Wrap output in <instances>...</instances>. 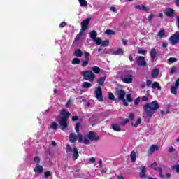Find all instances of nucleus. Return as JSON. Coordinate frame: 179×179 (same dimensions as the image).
<instances>
[{
    "instance_id": "7",
    "label": "nucleus",
    "mask_w": 179,
    "mask_h": 179,
    "mask_svg": "<svg viewBox=\"0 0 179 179\" xmlns=\"http://www.w3.org/2000/svg\"><path fill=\"white\" fill-rule=\"evenodd\" d=\"M95 95L97 100L99 101H103V90H101V87H98L95 90Z\"/></svg>"
},
{
    "instance_id": "63",
    "label": "nucleus",
    "mask_w": 179,
    "mask_h": 179,
    "mask_svg": "<svg viewBox=\"0 0 179 179\" xmlns=\"http://www.w3.org/2000/svg\"><path fill=\"white\" fill-rule=\"evenodd\" d=\"M77 120H79V117L78 116H73L72 117V121L73 122H75Z\"/></svg>"
},
{
    "instance_id": "38",
    "label": "nucleus",
    "mask_w": 179,
    "mask_h": 179,
    "mask_svg": "<svg viewBox=\"0 0 179 179\" xmlns=\"http://www.w3.org/2000/svg\"><path fill=\"white\" fill-rule=\"evenodd\" d=\"M80 6H87V1L86 0H78Z\"/></svg>"
},
{
    "instance_id": "61",
    "label": "nucleus",
    "mask_w": 179,
    "mask_h": 179,
    "mask_svg": "<svg viewBox=\"0 0 179 179\" xmlns=\"http://www.w3.org/2000/svg\"><path fill=\"white\" fill-rule=\"evenodd\" d=\"M155 170L156 171H158L159 173H162V171H163V169H162V167L155 168Z\"/></svg>"
},
{
    "instance_id": "42",
    "label": "nucleus",
    "mask_w": 179,
    "mask_h": 179,
    "mask_svg": "<svg viewBox=\"0 0 179 179\" xmlns=\"http://www.w3.org/2000/svg\"><path fill=\"white\" fill-rule=\"evenodd\" d=\"M172 170H176V173L179 174V165L176 164L172 166Z\"/></svg>"
},
{
    "instance_id": "19",
    "label": "nucleus",
    "mask_w": 179,
    "mask_h": 179,
    "mask_svg": "<svg viewBox=\"0 0 179 179\" xmlns=\"http://www.w3.org/2000/svg\"><path fill=\"white\" fill-rule=\"evenodd\" d=\"M150 56L151 61H155V59L156 58V57H157V52L156 51L155 48L151 49Z\"/></svg>"
},
{
    "instance_id": "47",
    "label": "nucleus",
    "mask_w": 179,
    "mask_h": 179,
    "mask_svg": "<svg viewBox=\"0 0 179 179\" xmlns=\"http://www.w3.org/2000/svg\"><path fill=\"white\" fill-rule=\"evenodd\" d=\"M129 122V119H125L124 122H120V124L124 127V125H127V124H128Z\"/></svg>"
},
{
    "instance_id": "60",
    "label": "nucleus",
    "mask_w": 179,
    "mask_h": 179,
    "mask_svg": "<svg viewBox=\"0 0 179 179\" xmlns=\"http://www.w3.org/2000/svg\"><path fill=\"white\" fill-rule=\"evenodd\" d=\"M141 10H144V12H148V10H149V9L148 8V7H146L145 6H141Z\"/></svg>"
},
{
    "instance_id": "53",
    "label": "nucleus",
    "mask_w": 179,
    "mask_h": 179,
    "mask_svg": "<svg viewBox=\"0 0 179 179\" xmlns=\"http://www.w3.org/2000/svg\"><path fill=\"white\" fill-rule=\"evenodd\" d=\"M108 99L109 100H114L115 99L114 94L113 93H109Z\"/></svg>"
},
{
    "instance_id": "33",
    "label": "nucleus",
    "mask_w": 179,
    "mask_h": 179,
    "mask_svg": "<svg viewBox=\"0 0 179 179\" xmlns=\"http://www.w3.org/2000/svg\"><path fill=\"white\" fill-rule=\"evenodd\" d=\"M50 128H52V129H54V131H57V129H58V123H57L56 122H52L50 125Z\"/></svg>"
},
{
    "instance_id": "20",
    "label": "nucleus",
    "mask_w": 179,
    "mask_h": 179,
    "mask_svg": "<svg viewBox=\"0 0 179 179\" xmlns=\"http://www.w3.org/2000/svg\"><path fill=\"white\" fill-rule=\"evenodd\" d=\"M85 34V32L83 31H80L78 34L76 35V38H74L73 43H77V41H79L80 40L82 36Z\"/></svg>"
},
{
    "instance_id": "9",
    "label": "nucleus",
    "mask_w": 179,
    "mask_h": 179,
    "mask_svg": "<svg viewBox=\"0 0 179 179\" xmlns=\"http://www.w3.org/2000/svg\"><path fill=\"white\" fill-rule=\"evenodd\" d=\"M90 20L91 18H87L81 22V31L85 32L86 31V30H87V27L89 26V23H90Z\"/></svg>"
},
{
    "instance_id": "24",
    "label": "nucleus",
    "mask_w": 179,
    "mask_h": 179,
    "mask_svg": "<svg viewBox=\"0 0 179 179\" xmlns=\"http://www.w3.org/2000/svg\"><path fill=\"white\" fill-rule=\"evenodd\" d=\"M151 76L152 78H157L159 76V69H155L151 73Z\"/></svg>"
},
{
    "instance_id": "12",
    "label": "nucleus",
    "mask_w": 179,
    "mask_h": 179,
    "mask_svg": "<svg viewBox=\"0 0 179 179\" xmlns=\"http://www.w3.org/2000/svg\"><path fill=\"white\" fill-rule=\"evenodd\" d=\"M134 76H132V74H126L125 77L122 78V81L124 83H132V81L134 80Z\"/></svg>"
},
{
    "instance_id": "18",
    "label": "nucleus",
    "mask_w": 179,
    "mask_h": 179,
    "mask_svg": "<svg viewBox=\"0 0 179 179\" xmlns=\"http://www.w3.org/2000/svg\"><path fill=\"white\" fill-rule=\"evenodd\" d=\"M74 56L78 58H82V57H83V52L80 49H76L74 51Z\"/></svg>"
},
{
    "instance_id": "15",
    "label": "nucleus",
    "mask_w": 179,
    "mask_h": 179,
    "mask_svg": "<svg viewBox=\"0 0 179 179\" xmlns=\"http://www.w3.org/2000/svg\"><path fill=\"white\" fill-rule=\"evenodd\" d=\"M141 172L139 173L140 178H147L149 176H146V166H141L140 167Z\"/></svg>"
},
{
    "instance_id": "16",
    "label": "nucleus",
    "mask_w": 179,
    "mask_h": 179,
    "mask_svg": "<svg viewBox=\"0 0 179 179\" xmlns=\"http://www.w3.org/2000/svg\"><path fill=\"white\" fill-rule=\"evenodd\" d=\"M159 150V146L157 145H152L148 150V155H153L155 152Z\"/></svg>"
},
{
    "instance_id": "39",
    "label": "nucleus",
    "mask_w": 179,
    "mask_h": 179,
    "mask_svg": "<svg viewBox=\"0 0 179 179\" xmlns=\"http://www.w3.org/2000/svg\"><path fill=\"white\" fill-rule=\"evenodd\" d=\"M109 45H110V41L107 39L102 42L101 47H108Z\"/></svg>"
},
{
    "instance_id": "46",
    "label": "nucleus",
    "mask_w": 179,
    "mask_h": 179,
    "mask_svg": "<svg viewBox=\"0 0 179 179\" xmlns=\"http://www.w3.org/2000/svg\"><path fill=\"white\" fill-rule=\"evenodd\" d=\"M177 59H176V57H170L168 59V62H171V64H174V62H176Z\"/></svg>"
},
{
    "instance_id": "36",
    "label": "nucleus",
    "mask_w": 179,
    "mask_h": 179,
    "mask_svg": "<svg viewBox=\"0 0 179 179\" xmlns=\"http://www.w3.org/2000/svg\"><path fill=\"white\" fill-rule=\"evenodd\" d=\"M164 34H166V31H164V29H162L158 32V36L160 37V38H163Z\"/></svg>"
},
{
    "instance_id": "26",
    "label": "nucleus",
    "mask_w": 179,
    "mask_h": 179,
    "mask_svg": "<svg viewBox=\"0 0 179 179\" xmlns=\"http://www.w3.org/2000/svg\"><path fill=\"white\" fill-rule=\"evenodd\" d=\"M130 157H131V162H136V152H135V151H131L130 154Z\"/></svg>"
},
{
    "instance_id": "29",
    "label": "nucleus",
    "mask_w": 179,
    "mask_h": 179,
    "mask_svg": "<svg viewBox=\"0 0 179 179\" xmlns=\"http://www.w3.org/2000/svg\"><path fill=\"white\" fill-rule=\"evenodd\" d=\"M90 36L92 40H94L95 38H96V37H97V31H96L95 30H92L90 33Z\"/></svg>"
},
{
    "instance_id": "27",
    "label": "nucleus",
    "mask_w": 179,
    "mask_h": 179,
    "mask_svg": "<svg viewBox=\"0 0 179 179\" xmlns=\"http://www.w3.org/2000/svg\"><path fill=\"white\" fill-rule=\"evenodd\" d=\"M82 87H83V89H89L90 87H92V83L86 81L84 82L82 85Z\"/></svg>"
},
{
    "instance_id": "5",
    "label": "nucleus",
    "mask_w": 179,
    "mask_h": 179,
    "mask_svg": "<svg viewBox=\"0 0 179 179\" xmlns=\"http://www.w3.org/2000/svg\"><path fill=\"white\" fill-rule=\"evenodd\" d=\"M66 152L67 153H73L72 154V159L73 160H78L79 157V151L78 150V148L74 147L73 149H72V147L69 144H67L66 146Z\"/></svg>"
},
{
    "instance_id": "13",
    "label": "nucleus",
    "mask_w": 179,
    "mask_h": 179,
    "mask_svg": "<svg viewBox=\"0 0 179 179\" xmlns=\"http://www.w3.org/2000/svg\"><path fill=\"white\" fill-rule=\"evenodd\" d=\"M170 41L171 44H177L179 41V32L176 31L175 34H173L171 38H170Z\"/></svg>"
},
{
    "instance_id": "49",
    "label": "nucleus",
    "mask_w": 179,
    "mask_h": 179,
    "mask_svg": "<svg viewBox=\"0 0 179 179\" xmlns=\"http://www.w3.org/2000/svg\"><path fill=\"white\" fill-rule=\"evenodd\" d=\"M129 118L130 121H134V119L135 118V115L132 113H130L129 114Z\"/></svg>"
},
{
    "instance_id": "10",
    "label": "nucleus",
    "mask_w": 179,
    "mask_h": 179,
    "mask_svg": "<svg viewBox=\"0 0 179 179\" xmlns=\"http://www.w3.org/2000/svg\"><path fill=\"white\" fill-rule=\"evenodd\" d=\"M90 57V53H89L88 52H84V57L85 60L81 61V66L83 67L87 66V65H89Z\"/></svg>"
},
{
    "instance_id": "21",
    "label": "nucleus",
    "mask_w": 179,
    "mask_h": 179,
    "mask_svg": "<svg viewBox=\"0 0 179 179\" xmlns=\"http://www.w3.org/2000/svg\"><path fill=\"white\" fill-rule=\"evenodd\" d=\"M113 55H121L124 54V50L121 48H117V50H115L112 52Z\"/></svg>"
},
{
    "instance_id": "41",
    "label": "nucleus",
    "mask_w": 179,
    "mask_h": 179,
    "mask_svg": "<svg viewBox=\"0 0 179 179\" xmlns=\"http://www.w3.org/2000/svg\"><path fill=\"white\" fill-rule=\"evenodd\" d=\"M94 41L96 43L97 45H100V44H102V41L101 38H96L94 39Z\"/></svg>"
},
{
    "instance_id": "14",
    "label": "nucleus",
    "mask_w": 179,
    "mask_h": 179,
    "mask_svg": "<svg viewBox=\"0 0 179 179\" xmlns=\"http://www.w3.org/2000/svg\"><path fill=\"white\" fill-rule=\"evenodd\" d=\"M88 138H89L90 141H99V139H100V138L99 136H97V134H96L95 132L92 131H90L89 132Z\"/></svg>"
},
{
    "instance_id": "17",
    "label": "nucleus",
    "mask_w": 179,
    "mask_h": 179,
    "mask_svg": "<svg viewBox=\"0 0 179 179\" xmlns=\"http://www.w3.org/2000/svg\"><path fill=\"white\" fill-rule=\"evenodd\" d=\"M44 170V168L43 166L40 164H36V167L34 168L35 173H39V174H41Z\"/></svg>"
},
{
    "instance_id": "28",
    "label": "nucleus",
    "mask_w": 179,
    "mask_h": 179,
    "mask_svg": "<svg viewBox=\"0 0 179 179\" xmlns=\"http://www.w3.org/2000/svg\"><path fill=\"white\" fill-rule=\"evenodd\" d=\"M152 89H157V90H162V87L159 85V83L157 81L152 83Z\"/></svg>"
},
{
    "instance_id": "32",
    "label": "nucleus",
    "mask_w": 179,
    "mask_h": 179,
    "mask_svg": "<svg viewBox=\"0 0 179 179\" xmlns=\"http://www.w3.org/2000/svg\"><path fill=\"white\" fill-rule=\"evenodd\" d=\"M112 129H113V131H115L116 132H121V128L120 127V126H118V124H113Z\"/></svg>"
},
{
    "instance_id": "59",
    "label": "nucleus",
    "mask_w": 179,
    "mask_h": 179,
    "mask_svg": "<svg viewBox=\"0 0 179 179\" xmlns=\"http://www.w3.org/2000/svg\"><path fill=\"white\" fill-rule=\"evenodd\" d=\"M174 150H176V149H174L173 147H170L169 149H168V152L169 153H173V152H174Z\"/></svg>"
},
{
    "instance_id": "56",
    "label": "nucleus",
    "mask_w": 179,
    "mask_h": 179,
    "mask_svg": "<svg viewBox=\"0 0 179 179\" xmlns=\"http://www.w3.org/2000/svg\"><path fill=\"white\" fill-rule=\"evenodd\" d=\"M150 166H151L152 169H154V170H155V169H157V163L154 162Z\"/></svg>"
},
{
    "instance_id": "54",
    "label": "nucleus",
    "mask_w": 179,
    "mask_h": 179,
    "mask_svg": "<svg viewBox=\"0 0 179 179\" xmlns=\"http://www.w3.org/2000/svg\"><path fill=\"white\" fill-rule=\"evenodd\" d=\"M151 85H152V80H148L146 81V86H147V87H150Z\"/></svg>"
},
{
    "instance_id": "51",
    "label": "nucleus",
    "mask_w": 179,
    "mask_h": 179,
    "mask_svg": "<svg viewBox=\"0 0 179 179\" xmlns=\"http://www.w3.org/2000/svg\"><path fill=\"white\" fill-rule=\"evenodd\" d=\"M51 172L50 171H48L45 172V177L47 178L48 177H51Z\"/></svg>"
},
{
    "instance_id": "25",
    "label": "nucleus",
    "mask_w": 179,
    "mask_h": 179,
    "mask_svg": "<svg viewBox=\"0 0 179 179\" xmlns=\"http://www.w3.org/2000/svg\"><path fill=\"white\" fill-rule=\"evenodd\" d=\"M178 89V87H176V85H173L171 87V93L172 94H175V96H177V90Z\"/></svg>"
},
{
    "instance_id": "35",
    "label": "nucleus",
    "mask_w": 179,
    "mask_h": 179,
    "mask_svg": "<svg viewBox=\"0 0 179 179\" xmlns=\"http://www.w3.org/2000/svg\"><path fill=\"white\" fill-rule=\"evenodd\" d=\"M92 71L94 73L99 74L100 73V68L99 66H93L92 67Z\"/></svg>"
},
{
    "instance_id": "64",
    "label": "nucleus",
    "mask_w": 179,
    "mask_h": 179,
    "mask_svg": "<svg viewBox=\"0 0 179 179\" xmlns=\"http://www.w3.org/2000/svg\"><path fill=\"white\" fill-rule=\"evenodd\" d=\"M90 162H91V163H94V162H96V158L94 157H91L90 159H89Z\"/></svg>"
},
{
    "instance_id": "57",
    "label": "nucleus",
    "mask_w": 179,
    "mask_h": 179,
    "mask_svg": "<svg viewBox=\"0 0 179 179\" xmlns=\"http://www.w3.org/2000/svg\"><path fill=\"white\" fill-rule=\"evenodd\" d=\"M141 100H142V101H148L149 100V98L146 96H143L141 97Z\"/></svg>"
},
{
    "instance_id": "48",
    "label": "nucleus",
    "mask_w": 179,
    "mask_h": 179,
    "mask_svg": "<svg viewBox=\"0 0 179 179\" xmlns=\"http://www.w3.org/2000/svg\"><path fill=\"white\" fill-rule=\"evenodd\" d=\"M176 72H177V68L176 66H173L171 69L170 74L173 75V73H176Z\"/></svg>"
},
{
    "instance_id": "22",
    "label": "nucleus",
    "mask_w": 179,
    "mask_h": 179,
    "mask_svg": "<svg viewBox=\"0 0 179 179\" xmlns=\"http://www.w3.org/2000/svg\"><path fill=\"white\" fill-rule=\"evenodd\" d=\"M82 142H83L85 145H90V139L89 138V136H85L84 137H83Z\"/></svg>"
},
{
    "instance_id": "8",
    "label": "nucleus",
    "mask_w": 179,
    "mask_h": 179,
    "mask_svg": "<svg viewBox=\"0 0 179 179\" xmlns=\"http://www.w3.org/2000/svg\"><path fill=\"white\" fill-rule=\"evenodd\" d=\"M136 64L138 66H146V60L145 59V57L139 56L136 57Z\"/></svg>"
},
{
    "instance_id": "45",
    "label": "nucleus",
    "mask_w": 179,
    "mask_h": 179,
    "mask_svg": "<svg viewBox=\"0 0 179 179\" xmlns=\"http://www.w3.org/2000/svg\"><path fill=\"white\" fill-rule=\"evenodd\" d=\"M141 102V97L138 96L134 100V106H138Z\"/></svg>"
},
{
    "instance_id": "40",
    "label": "nucleus",
    "mask_w": 179,
    "mask_h": 179,
    "mask_svg": "<svg viewBox=\"0 0 179 179\" xmlns=\"http://www.w3.org/2000/svg\"><path fill=\"white\" fill-rule=\"evenodd\" d=\"M138 54H141L142 55H146L148 54V50L143 49H138Z\"/></svg>"
},
{
    "instance_id": "1",
    "label": "nucleus",
    "mask_w": 179,
    "mask_h": 179,
    "mask_svg": "<svg viewBox=\"0 0 179 179\" xmlns=\"http://www.w3.org/2000/svg\"><path fill=\"white\" fill-rule=\"evenodd\" d=\"M160 108V105L157 101H153L152 102L147 103L143 106V118H152L156 111Z\"/></svg>"
},
{
    "instance_id": "55",
    "label": "nucleus",
    "mask_w": 179,
    "mask_h": 179,
    "mask_svg": "<svg viewBox=\"0 0 179 179\" xmlns=\"http://www.w3.org/2000/svg\"><path fill=\"white\" fill-rule=\"evenodd\" d=\"M162 115H166V114H170V110H167L166 112H164V110H161Z\"/></svg>"
},
{
    "instance_id": "43",
    "label": "nucleus",
    "mask_w": 179,
    "mask_h": 179,
    "mask_svg": "<svg viewBox=\"0 0 179 179\" xmlns=\"http://www.w3.org/2000/svg\"><path fill=\"white\" fill-rule=\"evenodd\" d=\"M80 127V122H78L76 124L75 129L77 134H79V128Z\"/></svg>"
},
{
    "instance_id": "23",
    "label": "nucleus",
    "mask_w": 179,
    "mask_h": 179,
    "mask_svg": "<svg viewBox=\"0 0 179 179\" xmlns=\"http://www.w3.org/2000/svg\"><path fill=\"white\" fill-rule=\"evenodd\" d=\"M104 82H106V77H101L97 80V83L99 86H104Z\"/></svg>"
},
{
    "instance_id": "52",
    "label": "nucleus",
    "mask_w": 179,
    "mask_h": 179,
    "mask_svg": "<svg viewBox=\"0 0 179 179\" xmlns=\"http://www.w3.org/2000/svg\"><path fill=\"white\" fill-rule=\"evenodd\" d=\"M153 17H155V15L150 14V15L148 17V22H152V20L153 19Z\"/></svg>"
},
{
    "instance_id": "62",
    "label": "nucleus",
    "mask_w": 179,
    "mask_h": 179,
    "mask_svg": "<svg viewBox=\"0 0 179 179\" xmlns=\"http://www.w3.org/2000/svg\"><path fill=\"white\" fill-rule=\"evenodd\" d=\"M110 9L112 12H115V13H117V9L115 8V7H110Z\"/></svg>"
},
{
    "instance_id": "58",
    "label": "nucleus",
    "mask_w": 179,
    "mask_h": 179,
    "mask_svg": "<svg viewBox=\"0 0 179 179\" xmlns=\"http://www.w3.org/2000/svg\"><path fill=\"white\" fill-rule=\"evenodd\" d=\"M65 26H66V22H62L59 24L60 29H63V27H65Z\"/></svg>"
},
{
    "instance_id": "50",
    "label": "nucleus",
    "mask_w": 179,
    "mask_h": 179,
    "mask_svg": "<svg viewBox=\"0 0 179 179\" xmlns=\"http://www.w3.org/2000/svg\"><path fill=\"white\" fill-rule=\"evenodd\" d=\"M71 99H69L65 105V107L66 108H69V107H71Z\"/></svg>"
},
{
    "instance_id": "34",
    "label": "nucleus",
    "mask_w": 179,
    "mask_h": 179,
    "mask_svg": "<svg viewBox=\"0 0 179 179\" xmlns=\"http://www.w3.org/2000/svg\"><path fill=\"white\" fill-rule=\"evenodd\" d=\"M105 34H107V36H114V34H115V32L113 31V29H106L105 31Z\"/></svg>"
},
{
    "instance_id": "37",
    "label": "nucleus",
    "mask_w": 179,
    "mask_h": 179,
    "mask_svg": "<svg viewBox=\"0 0 179 179\" xmlns=\"http://www.w3.org/2000/svg\"><path fill=\"white\" fill-rule=\"evenodd\" d=\"M140 124H142V120L141 118H138L137 120V122L134 124V123H132V127H134V128H138V125H139Z\"/></svg>"
},
{
    "instance_id": "3",
    "label": "nucleus",
    "mask_w": 179,
    "mask_h": 179,
    "mask_svg": "<svg viewBox=\"0 0 179 179\" xmlns=\"http://www.w3.org/2000/svg\"><path fill=\"white\" fill-rule=\"evenodd\" d=\"M115 94L117 97L118 100L122 101L124 106H126V107H128V106H129V103H128V102H127V99H125L126 93L124 89L117 88Z\"/></svg>"
},
{
    "instance_id": "31",
    "label": "nucleus",
    "mask_w": 179,
    "mask_h": 179,
    "mask_svg": "<svg viewBox=\"0 0 179 179\" xmlns=\"http://www.w3.org/2000/svg\"><path fill=\"white\" fill-rule=\"evenodd\" d=\"M71 64L73 65H79V64H80V59L78 57H75L73 59Z\"/></svg>"
},
{
    "instance_id": "6",
    "label": "nucleus",
    "mask_w": 179,
    "mask_h": 179,
    "mask_svg": "<svg viewBox=\"0 0 179 179\" xmlns=\"http://www.w3.org/2000/svg\"><path fill=\"white\" fill-rule=\"evenodd\" d=\"M76 141H78V143H82L83 141V136L82 134H78V136L75 133H71L69 134V142L71 143H75Z\"/></svg>"
},
{
    "instance_id": "11",
    "label": "nucleus",
    "mask_w": 179,
    "mask_h": 179,
    "mask_svg": "<svg viewBox=\"0 0 179 179\" xmlns=\"http://www.w3.org/2000/svg\"><path fill=\"white\" fill-rule=\"evenodd\" d=\"M164 13L167 17H173L176 12L173 8L168 7L164 10Z\"/></svg>"
},
{
    "instance_id": "2",
    "label": "nucleus",
    "mask_w": 179,
    "mask_h": 179,
    "mask_svg": "<svg viewBox=\"0 0 179 179\" xmlns=\"http://www.w3.org/2000/svg\"><path fill=\"white\" fill-rule=\"evenodd\" d=\"M60 115L62 117L60 118L59 124L60 125L62 131H65L66 128H68V120L71 117V113L65 109H62L60 111Z\"/></svg>"
},
{
    "instance_id": "30",
    "label": "nucleus",
    "mask_w": 179,
    "mask_h": 179,
    "mask_svg": "<svg viewBox=\"0 0 179 179\" xmlns=\"http://www.w3.org/2000/svg\"><path fill=\"white\" fill-rule=\"evenodd\" d=\"M126 101L127 103H132L134 101V99H132V95L131 94H127L126 95Z\"/></svg>"
},
{
    "instance_id": "44",
    "label": "nucleus",
    "mask_w": 179,
    "mask_h": 179,
    "mask_svg": "<svg viewBox=\"0 0 179 179\" xmlns=\"http://www.w3.org/2000/svg\"><path fill=\"white\" fill-rule=\"evenodd\" d=\"M34 163H36V164H40V157L36 156L34 158Z\"/></svg>"
},
{
    "instance_id": "4",
    "label": "nucleus",
    "mask_w": 179,
    "mask_h": 179,
    "mask_svg": "<svg viewBox=\"0 0 179 179\" xmlns=\"http://www.w3.org/2000/svg\"><path fill=\"white\" fill-rule=\"evenodd\" d=\"M81 75L83 77V80H88V82H94V79H96V75L90 70L82 71Z\"/></svg>"
}]
</instances>
